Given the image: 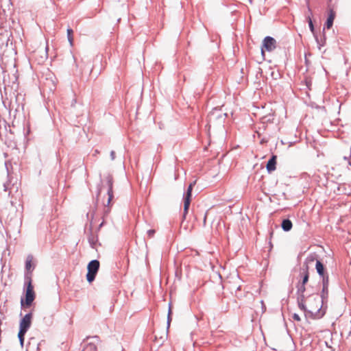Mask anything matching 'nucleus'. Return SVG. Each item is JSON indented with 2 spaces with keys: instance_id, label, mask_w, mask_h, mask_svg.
<instances>
[{
  "instance_id": "20e7f679",
  "label": "nucleus",
  "mask_w": 351,
  "mask_h": 351,
  "mask_svg": "<svg viewBox=\"0 0 351 351\" xmlns=\"http://www.w3.org/2000/svg\"><path fill=\"white\" fill-rule=\"evenodd\" d=\"M100 263L97 259L90 261L87 265L86 280L89 283L93 282L99 269Z\"/></svg>"
},
{
  "instance_id": "423d86ee",
  "label": "nucleus",
  "mask_w": 351,
  "mask_h": 351,
  "mask_svg": "<svg viewBox=\"0 0 351 351\" xmlns=\"http://www.w3.org/2000/svg\"><path fill=\"white\" fill-rule=\"evenodd\" d=\"M196 181H194L189 185L186 191L183 194V200H184V212H183V218L185 219L186 215H187L191 201L192 197V191L194 185L195 184Z\"/></svg>"
},
{
  "instance_id": "a18cd8bd",
  "label": "nucleus",
  "mask_w": 351,
  "mask_h": 351,
  "mask_svg": "<svg viewBox=\"0 0 351 351\" xmlns=\"http://www.w3.org/2000/svg\"><path fill=\"white\" fill-rule=\"evenodd\" d=\"M308 339L311 338V335L309 334H308Z\"/></svg>"
},
{
  "instance_id": "4c0bfd02",
  "label": "nucleus",
  "mask_w": 351,
  "mask_h": 351,
  "mask_svg": "<svg viewBox=\"0 0 351 351\" xmlns=\"http://www.w3.org/2000/svg\"><path fill=\"white\" fill-rule=\"evenodd\" d=\"M108 212H109V208L106 209L104 211L106 215H107L108 213Z\"/></svg>"
},
{
  "instance_id": "39448f33",
  "label": "nucleus",
  "mask_w": 351,
  "mask_h": 351,
  "mask_svg": "<svg viewBox=\"0 0 351 351\" xmlns=\"http://www.w3.org/2000/svg\"><path fill=\"white\" fill-rule=\"evenodd\" d=\"M308 27L311 32L313 33L315 40L317 43V47L319 49H321V47H323L326 43V36L324 34V31H322V33H317L315 31V27L313 24L312 20L308 15Z\"/></svg>"
},
{
  "instance_id": "a211bd4d",
  "label": "nucleus",
  "mask_w": 351,
  "mask_h": 351,
  "mask_svg": "<svg viewBox=\"0 0 351 351\" xmlns=\"http://www.w3.org/2000/svg\"><path fill=\"white\" fill-rule=\"evenodd\" d=\"M82 351H97V348L93 343H89L86 346Z\"/></svg>"
},
{
  "instance_id": "1a4fd4ad",
  "label": "nucleus",
  "mask_w": 351,
  "mask_h": 351,
  "mask_svg": "<svg viewBox=\"0 0 351 351\" xmlns=\"http://www.w3.org/2000/svg\"><path fill=\"white\" fill-rule=\"evenodd\" d=\"M316 272L318 274L319 277L322 278V281L326 277L329 280L328 274L326 271V265L322 262L321 260H317L315 263Z\"/></svg>"
},
{
  "instance_id": "e433bc0d",
  "label": "nucleus",
  "mask_w": 351,
  "mask_h": 351,
  "mask_svg": "<svg viewBox=\"0 0 351 351\" xmlns=\"http://www.w3.org/2000/svg\"><path fill=\"white\" fill-rule=\"evenodd\" d=\"M317 341H319V343H326V341H320V340H319V339H318V340H317Z\"/></svg>"
},
{
  "instance_id": "7ed1b4c3",
  "label": "nucleus",
  "mask_w": 351,
  "mask_h": 351,
  "mask_svg": "<svg viewBox=\"0 0 351 351\" xmlns=\"http://www.w3.org/2000/svg\"><path fill=\"white\" fill-rule=\"evenodd\" d=\"M32 257L29 256L25 261V282L24 289L25 292V298H21V308H29L32 304L35 299V293L34 291V286L32 280Z\"/></svg>"
},
{
  "instance_id": "f03ea898",
  "label": "nucleus",
  "mask_w": 351,
  "mask_h": 351,
  "mask_svg": "<svg viewBox=\"0 0 351 351\" xmlns=\"http://www.w3.org/2000/svg\"><path fill=\"white\" fill-rule=\"evenodd\" d=\"M322 282V289L321 294L313 295L315 308L311 306V309H308V317L314 319H318L324 317L326 313V306L324 304L327 303L328 297V285L329 280L326 277Z\"/></svg>"
},
{
  "instance_id": "4468645a",
  "label": "nucleus",
  "mask_w": 351,
  "mask_h": 351,
  "mask_svg": "<svg viewBox=\"0 0 351 351\" xmlns=\"http://www.w3.org/2000/svg\"><path fill=\"white\" fill-rule=\"evenodd\" d=\"M88 241L92 248H95L96 243L98 241L97 236L93 234L92 232H90L88 235Z\"/></svg>"
},
{
  "instance_id": "f704fd0d",
  "label": "nucleus",
  "mask_w": 351,
  "mask_h": 351,
  "mask_svg": "<svg viewBox=\"0 0 351 351\" xmlns=\"http://www.w3.org/2000/svg\"><path fill=\"white\" fill-rule=\"evenodd\" d=\"M266 142H267V140H265V138H263V139L261 141V144H263V143H266Z\"/></svg>"
},
{
  "instance_id": "aec40b11",
  "label": "nucleus",
  "mask_w": 351,
  "mask_h": 351,
  "mask_svg": "<svg viewBox=\"0 0 351 351\" xmlns=\"http://www.w3.org/2000/svg\"><path fill=\"white\" fill-rule=\"evenodd\" d=\"M100 176V182L98 184L97 186V197L98 198L99 196L101 194V184H102V180H101V175L99 176Z\"/></svg>"
},
{
  "instance_id": "f257e3e1",
  "label": "nucleus",
  "mask_w": 351,
  "mask_h": 351,
  "mask_svg": "<svg viewBox=\"0 0 351 351\" xmlns=\"http://www.w3.org/2000/svg\"><path fill=\"white\" fill-rule=\"evenodd\" d=\"M306 251L305 247L302 246L297 258L298 263H302V267L300 268V276L302 279V282H299L297 285V302L298 307L304 311L306 319H307V308L305 304L304 293L306 291L305 285L307 283V256H305Z\"/></svg>"
},
{
  "instance_id": "37998d69",
  "label": "nucleus",
  "mask_w": 351,
  "mask_h": 351,
  "mask_svg": "<svg viewBox=\"0 0 351 351\" xmlns=\"http://www.w3.org/2000/svg\"><path fill=\"white\" fill-rule=\"evenodd\" d=\"M308 13H309V12H311V9H310V8H309V7H308Z\"/></svg>"
},
{
  "instance_id": "7c9ffc66",
  "label": "nucleus",
  "mask_w": 351,
  "mask_h": 351,
  "mask_svg": "<svg viewBox=\"0 0 351 351\" xmlns=\"http://www.w3.org/2000/svg\"><path fill=\"white\" fill-rule=\"evenodd\" d=\"M171 313H172V311H171V304H169V310H168V315H171Z\"/></svg>"
},
{
  "instance_id": "ea45409f",
  "label": "nucleus",
  "mask_w": 351,
  "mask_h": 351,
  "mask_svg": "<svg viewBox=\"0 0 351 351\" xmlns=\"http://www.w3.org/2000/svg\"><path fill=\"white\" fill-rule=\"evenodd\" d=\"M343 159H344V160H348V157H347V156H344V157H343Z\"/></svg>"
},
{
  "instance_id": "2f4dec72",
  "label": "nucleus",
  "mask_w": 351,
  "mask_h": 351,
  "mask_svg": "<svg viewBox=\"0 0 351 351\" xmlns=\"http://www.w3.org/2000/svg\"><path fill=\"white\" fill-rule=\"evenodd\" d=\"M3 83H4L5 86H6L7 84H6V82H5V71H3Z\"/></svg>"
},
{
  "instance_id": "2eb2a0df",
  "label": "nucleus",
  "mask_w": 351,
  "mask_h": 351,
  "mask_svg": "<svg viewBox=\"0 0 351 351\" xmlns=\"http://www.w3.org/2000/svg\"><path fill=\"white\" fill-rule=\"evenodd\" d=\"M308 106L311 107L312 108H316L323 114H324L326 112L325 107L324 106H319L313 101L308 102Z\"/></svg>"
},
{
  "instance_id": "a19ab883",
  "label": "nucleus",
  "mask_w": 351,
  "mask_h": 351,
  "mask_svg": "<svg viewBox=\"0 0 351 351\" xmlns=\"http://www.w3.org/2000/svg\"><path fill=\"white\" fill-rule=\"evenodd\" d=\"M92 338L97 339V338H98V337H97V336H94V337H93Z\"/></svg>"
},
{
  "instance_id": "79ce46f5",
  "label": "nucleus",
  "mask_w": 351,
  "mask_h": 351,
  "mask_svg": "<svg viewBox=\"0 0 351 351\" xmlns=\"http://www.w3.org/2000/svg\"><path fill=\"white\" fill-rule=\"evenodd\" d=\"M313 351H319V350H317L316 348H314Z\"/></svg>"
},
{
  "instance_id": "b1692460",
  "label": "nucleus",
  "mask_w": 351,
  "mask_h": 351,
  "mask_svg": "<svg viewBox=\"0 0 351 351\" xmlns=\"http://www.w3.org/2000/svg\"><path fill=\"white\" fill-rule=\"evenodd\" d=\"M76 104H77V101L75 99H73L71 101V109L74 108L76 106Z\"/></svg>"
},
{
  "instance_id": "09e8293b",
  "label": "nucleus",
  "mask_w": 351,
  "mask_h": 351,
  "mask_svg": "<svg viewBox=\"0 0 351 351\" xmlns=\"http://www.w3.org/2000/svg\"><path fill=\"white\" fill-rule=\"evenodd\" d=\"M306 1L307 2V0H306Z\"/></svg>"
},
{
  "instance_id": "a878e982",
  "label": "nucleus",
  "mask_w": 351,
  "mask_h": 351,
  "mask_svg": "<svg viewBox=\"0 0 351 351\" xmlns=\"http://www.w3.org/2000/svg\"><path fill=\"white\" fill-rule=\"evenodd\" d=\"M304 63L306 64H307V58H308V56H307V51H304Z\"/></svg>"
},
{
  "instance_id": "c03bdc74",
  "label": "nucleus",
  "mask_w": 351,
  "mask_h": 351,
  "mask_svg": "<svg viewBox=\"0 0 351 351\" xmlns=\"http://www.w3.org/2000/svg\"><path fill=\"white\" fill-rule=\"evenodd\" d=\"M240 289H241V287L239 286V287H238L237 290H240Z\"/></svg>"
},
{
  "instance_id": "c85d7f7f",
  "label": "nucleus",
  "mask_w": 351,
  "mask_h": 351,
  "mask_svg": "<svg viewBox=\"0 0 351 351\" xmlns=\"http://www.w3.org/2000/svg\"><path fill=\"white\" fill-rule=\"evenodd\" d=\"M306 86H307V76H304L302 81Z\"/></svg>"
},
{
  "instance_id": "dca6fc26",
  "label": "nucleus",
  "mask_w": 351,
  "mask_h": 351,
  "mask_svg": "<svg viewBox=\"0 0 351 351\" xmlns=\"http://www.w3.org/2000/svg\"><path fill=\"white\" fill-rule=\"evenodd\" d=\"M27 331L19 330L18 332V338L20 342L21 346L23 348L24 345V341H25V335Z\"/></svg>"
},
{
  "instance_id": "412c9836",
  "label": "nucleus",
  "mask_w": 351,
  "mask_h": 351,
  "mask_svg": "<svg viewBox=\"0 0 351 351\" xmlns=\"http://www.w3.org/2000/svg\"><path fill=\"white\" fill-rule=\"evenodd\" d=\"M155 232H156V231L154 229H150V230H147V232L149 237H150V238H152L154 236Z\"/></svg>"
},
{
  "instance_id": "f3484780",
  "label": "nucleus",
  "mask_w": 351,
  "mask_h": 351,
  "mask_svg": "<svg viewBox=\"0 0 351 351\" xmlns=\"http://www.w3.org/2000/svg\"><path fill=\"white\" fill-rule=\"evenodd\" d=\"M66 32H67L68 41L69 42L70 45L72 46L73 43V30L71 27H68L66 29Z\"/></svg>"
},
{
  "instance_id": "de8ad7c7",
  "label": "nucleus",
  "mask_w": 351,
  "mask_h": 351,
  "mask_svg": "<svg viewBox=\"0 0 351 351\" xmlns=\"http://www.w3.org/2000/svg\"><path fill=\"white\" fill-rule=\"evenodd\" d=\"M332 0H328L329 2H331Z\"/></svg>"
},
{
  "instance_id": "0eeeda50",
  "label": "nucleus",
  "mask_w": 351,
  "mask_h": 351,
  "mask_svg": "<svg viewBox=\"0 0 351 351\" xmlns=\"http://www.w3.org/2000/svg\"><path fill=\"white\" fill-rule=\"evenodd\" d=\"M276 47V40L271 36H267L265 37L261 45V54L265 56V50L271 52Z\"/></svg>"
},
{
  "instance_id": "72a5a7b5",
  "label": "nucleus",
  "mask_w": 351,
  "mask_h": 351,
  "mask_svg": "<svg viewBox=\"0 0 351 351\" xmlns=\"http://www.w3.org/2000/svg\"><path fill=\"white\" fill-rule=\"evenodd\" d=\"M104 224V221H103L99 226L98 229H100Z\"/></svg>"
},
{
  "instance_id": "473e14b6",
  "label": "nucleus",
  "mask_w": 351,
  "mask_h": 351,
  "mask_svg": "<svg viewBox=\"0 0 351 351\" xmlns=\"http://www.w3.org/2000/svg\"><path fill=\"white\" fill-rule=\"evenodd\" d=\"M8 184H7V183H5V184H3L4 191H6L8 190Z\"/></svg>"
},
{
  "instance_id": "49530a36",
  "label": "nucleus",
  "mask_w": 351,
  "mask_h": 351,
  "mask_svg": "<svg viewBox=\"0 0 351 351\" xmlns=\"http://www.w3.org/2000/svg\"><path fill=\"white\" fill-rule=\"evenodd\" d=\"M248 1H250V3H252V0H248Z\"/></svg>"
},
{
  "instance_id": "5701e85b",
  "label": "nucleus",
  "mask_w": 351,
  "mask_h": 351,
  "mask_svg": "<svg viewBox=\"0 0 351 351\" xmlns=\"http://www.w3.org/2000/svg\"><path fill=\"white\" fill-rule=\"evenodd\" d=\"M261 304L262 313H265V311H266V306H265V304H264L263 300H261Z\"/></svg>"
},
{
  "instance_id": "58836bf2",
  "label": "nucleus",
  "mask_w": 351,
  "mask_h": 351,
  "mask_svg": "<svg viewBox=\"0 0 351 351\" xmlns=\"http://www.w3.org/2000/svg\"><path fill=\"white\" fill-rule=\"evenodd\" d=\"M305 139L307 140V130L305 132Z\"/></svg>"
},
{
  "instance_id": "9b49d317",
  "label": "nucleus",
  "mask_w": 351,
  "mask_h": 351,
  "mask_svg": "<svg viewBox=\"0 0 351 351\" xmlns=\"http://www.w3.org/2000/svg\"><path fill=\"white\" fill-rule=\"evenodd\" d=\"M335 16V12L332 9H330L328 12L327 19L324 24L323 31H324L325 29H329L332 27Z\"/></svg>"
},
{
  "instance_id": "4be33fe9",
  "label": "nucleus",
  "mask_w": 351,
  "mask_h": 351,
  "mask_svg": "<svg viewBox=\"0 0 351 351\" xmlns=\"http://www.w3.org/2000/svg\"><path fill=\"white\" fill-rule=\"evenodd\" d=\"M171 322V315H167V330L169 329V326H170V323Z\"/></svg>"
},
{
  "instance_id": "6e6552de",
  "label": "nucleus",
  "mask_w": 351,
  "mask_h": 351,
  "mask_svg": "<svg viewBox=\"0 0 351 351\" xmlns=\"http://www.w3.org/2000/svg\"><path fill=\"white\" fill-rule=\"evenodd\" d=\"M32 313H28L21 319L19 323V330L27 331L31 326Z\"/></svg>"
},
{
  "instance_id": "f8f14e48",
  "label": "nucleus",
  "mask_w": 351,
  "mask_h": 351,
  "mask_svg": "<svg viewBox=\"0 0 351 351\" xmlns=\"http://www.w3.org/2000/svg\"><path fill=\"white\" fill-rule=\"evenodd\" d=\"M276 160L277 156L276 155H272L266 165V169L269 173H271L276 169Z\"/></svg>"
},
{
  "instance_id": "6ab92c4d",
  "label": "nucleus",
  "mask_w": 351,
  "mask_h": 351,
  "mask_svg": "<svg viewBox=\"0 0 351 351\" xmlns=\"http://www.w3.org/2000/svg\"><path fill=\"white\" fill-rule=\"evenodd\" d=\"M317 260H320L317 253L315 252H311L308 254V263L313 262L314 261H317Z\"/></svg>"
},
{
  "instance_id": "ddd939ff",
  "label": "nucleus",
  "mask_w": 351,
  "mask_h": 351,
  "mask_svg": "<svg viewBox=\"0 0 351 351\" xmlns=\"http://www.w3.org/2000/svg\"><path fill=\"white\" fill-rule=\"evenodd\" d=\"M281 227L284 231L288 232L291 230L293 227V223L290 219H284L282 221Z\"/></svg>"
},
{
  "instance_id": "c9c22d12",
  "label": "nucleus",
  "mask_w": 351,
  "mask_h": 351,
  "mask_svg": "<svg viewBox=\"0 0 351 351\" xmlns=\"http://www.w3.org/2000/svg\"><path fill=\"white\" fill-rule=\"evenodd\" d=\"M311 82H310V80H308V90H311V87H310V86H311Z\"/></svg>"
},
{
  "instance_id": "cd10ccee",
  "label": "nucleus",
  "mask_w": 351,
  "mask_h": 351,
  "mask_svg": "<svg viewBox=\"0 0 351 351\" xmlns=\"http://www.w3.org/2000/svg\"><path fill=\"white\" fill-rule=\"evenodd\" d=\"M314 343H315V340L313 339L311 341L308 343V346H311V348H313Z\"/></svg>"
},
{
  "instance_id": "c756f323",
  "label": "nucleus",
  "mask_w": 351,
  "mask_h": 351,
  "mask_svg": "<svg viewBox=\"0 0 351 351\" xmlns=\"http://www.w3.org/2000/svg\"><path fill=\"white\" fill-rule=\"evenodd\" d=\"M206 217H207V212L204 214V226H206Z\"/></svg>"
},
{
  "instance_id": "9d476101",
  "label": "nucleus",
  "mask_w": 351,
  "mask_h": 351,
  "mask_svg": "<svg viewBox=\"0 0 351 351\" xmlns=\"http://www.w3.org/2000/svg\"><path fill=\"white\" fill-rule=\"evenodd\" d=\"M106 183H107V185H108V191H107V194H108V202H107V206H109L110 202L112 201V199H113V190H112V188H113V178L112 176V175L110 174H108V176H106Z\"/></svg>"
},
{
  "instance_id": "bb28decb",
  "label": "nucleus",
  "mask_w": 351,
  "mask_h": 351,
  "mask_svg": "<svg viewBox=\"0 0 351 351\" xmlns=\"http://www.w3.org/2000/svg\"><path fill=\"white\" fill-rule=\"evenodd\" d=\"M110 158H111L112 160H114V158H115V152H114V151H111L110 152Z\"/></svg>"
},
{
  "instance_id": "393cba45",
  "label": "nucleus",
  "mask_w": 351,
  "mask_h": 351,
  "mask_svg": "<svg viewBox=\"0 0 351 351\" xmlns=\"http://www.w3.org/2000/svg\"><path fill=\"white\" fill-rule=\"evenodd\" d=\"M292 317H293V319L296 320V321H300V317L299 315L297 314V313H294Z\"/></svg>"
}]
</instances>
